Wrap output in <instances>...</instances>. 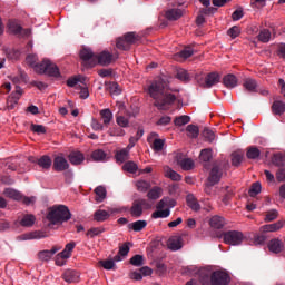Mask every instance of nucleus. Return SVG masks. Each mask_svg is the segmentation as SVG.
I'll return each instance as SVG.
<instances>
[{"label":"nucleus","mask_w":285,"mask_h":285,"mask_svg":"<svg viewBox=\"0 0 285 285\" xmlns=\"http://www.w3.org/2000/svg\"><path fill=\"white\" fill-rule=\"evenodd\" d=\"M176 79H179V81H184L185 83H188L190 81V76L188 75V71L185 69H179L176 73Z\"/></svg>","instance_id":"8fccbe9b"},{"label":"nucleus","mask_w":285,"mask_h":285,"mask_svg":"<svg viewBox=\"0 0 285 285\" xmlns=\"http://www.w3.org/2000/svg\"><path fill=\"white\" fill-rule=\"evenodd\" d=\"M187 137L191 139H197L199 137V127L197 125H188L186 128Z\"/></svg>","instance_id":"a19ab883"},{"label":"nucleus","mask_w":285,"mask_h":285,"mask_svg":"<svg viewBox=\"0 0 285 285\" xmlns=\"http://www.w3.org/2000/svg\"><path fill=\"white\" fill-rule=\"evenodd\" d=\"M141 41V36L137 32H127L116 40L118 50H130L131 46H137Z\"/></svg>","instance_id":"39448f33"},{"label":"nucleus","mask_w":285,"mask_h":285,"mask_svg":"<svg viewBox=\"0 0 285 285\" xmlns=\"http://www.w3.org/2000/svg\"><path fill=\"white\" fill-rule=\"evenodd\" d=\"M79 56L83 62V66H86V68H95V60H96L97 55H95V52H92V49L82 48L80 50Z\"/></svg>","instance_id":"9d476101"},{"label":"nucleus","mask_w":285,"mask_h":285,"mask_svg":"<svg viewBox=\"0 0 285 285\" xmlns=\"http://www.w3.org/2000/svg\"><path fill=\"white\" fill-rule=\"evenodd\" d=\"M258 40H261L262 43H268V41H271V30H261V32L258 33Z\"/></svg>","instance_id":"3c124183"},{"label":"nucleus","mask_w":285,"mask_h":285,"mask_svg":"<svg viewBox=\"0 0 285 285\" xmlns=\"http://www.w3.org/2000/svg\"><path fill=\"white\" fill-rule=\"evenodd\" d=\"M230 168V163L227 159H218L212 164L209 176L207 178L208 186H215L222 181L224 173Z\"/></svg>","instance_id":"20e7f679"},{"label":"nucleus","mask_w":285,"mask_h":285,"mask_svg":"<svg viewBox=\"0 0 285 285\" xmlns=\"http://www.w3.org/2000/svg\"><path fill=\"white\" fill-rule=\"evenodd\" d=\"M9 30L13 32V35H21L23 32V27H21L19 23L14 21L9 22Z\"/></svg>","instance_id":"864d4df0"},{"label":"nucleus","mask_w":285,"mask_h":285,"mask_svg":"<svg viewBox=\"0 0 285 285\" xmlns=\"http://www.w3.org/2000/svg\"><path fill=\"white\" fill-rule=\"evenodd\" d=\"M29 161H31V164H38L42 170H50L52 167V158L48 155H43L40 158L30 157Z\"/></svg>","instance_id":"f8f14e48"},{"label":"nucleus","mask_w":285,"mask_h":285,"mask_svg":"<svg viewBox=\"0 0 285 285\" xmlns=\"http://www.w3.org/2000/svg\"><path fill=\"white\" fill-rule=\"evenodd\" d=\"M129 263L131 264V266H144V256L137 254L130 258Z\"/></svg>","instance_id":"6e6d98bb"},{"label":"nucleus","mask_w":285,"mask_h":285,"mask_svg":"<svg viewBox=\"0 0 285 285\" xmlns=\"http://www.w3.org/2000/svg\"><path fill=\"white\" fill-rule=\"evenodd\" d=\"M109 217H110V213L104 209H98L94 214L95 222H106L107 219H109Z\"/></svg>","instance_id":"4c0bfd02"},{"label":"nucleus","mask_w":285,"mask_h":285,"mask_svg":"<svg viewBox=\"0 0 285 285\" xmlns=\"http://www.w3.org/2000/svg\"><path fill=\"white\" fill-rule=\"evenodd\" d=\"M86 158L81 154V151H71L69 154V161L72 164V166H80V164H83V160Z\"/></svg>","instance_id":"412c9836"},{"label":"nucleus","mask_w":285,"mask_h":285,"mask_svg":"<svg viewBox=\"0 0 285 285\" xmlns=\"http://www.w3.org/2000/svg\"><path fill=\"white\" fill-rule=\"evenodd\" d=\"M4 197H9V199H14V202H21L22 195L12 188H6L3 191Z\"/></svg>","instance_id":"cd10ccee"},{"label":"nucleus","mask_w":285,"mask_h":285,"mask_svg":"<svg viewBox=\"0 0 285 285\" xmlns=\"http://www.w3.org/2000/svg\"><path fill=\"white\" fill-rule=\"evenodd\" d=\"M122 169L126 170V173H130L131 175H135V173L139 170V167L135 164V161H127L122 166Z\"/></svg>","instance_id":"09e8293b"},{"label":"nucleus","mask_w":285,"mask_h":285,"mask_svg":"<svg viewBox=\"0 0 285 285\" xmlns=\"http://www.w3.org/2000/svg\"><path fill=\"white\" fill-rule=\"evenodd\" d=\"M104 230H105L104 228L94 227L87 232V235L89 237H97V235H101V233H104Z\"/></svg>","instance_id":"69168bd1"},{"label":"nucleus","mask_w":285,"mask_h":285,"mask_svg":"<svg viewBox=\"0 0 285 285\" xmlns=\"http://www.w3.org/2000/svg\"><path fill=\"white\" fill-rule=\"evenodd\" d=\"M35 222H37V218L32 214H27L22 217L20 220V225L30 228L31 226H35Z\"/></svg>","instance_id":"7c9ffc66"},{"label":"nucleus","mask_w":285,"mask_h":285,"mask_svg":"<svg viewBox=\"0 0 285 285\" xmlns=\"http://www.w3.org/2000/svg\"><path fill=\"white\" fill-rule=\"evenodd\" d=\"M100 117L104 126H110V121H112V111L109 108L102 109L100 110Z\"/></svg>","instance_id":"72a5a7b5"},{"label":"nucleus","mask_w":285,"mask_h":285,"mask_svg":"<svg viewBox=\"0 0 285 285\" xmlns=\"http://www.w3.org/2000/svg\"><path fill=\"white\" fill-rule=\"evenodd\" d=\"M261 193H262V183L256 181V183L252 184V186L248 190L249 197H257V195H259Z\"/></svg>","instance_id":"79ce46f5"},{"label":"nucleus","mask_w":285,"mask_h":285,"mask_svg":"<svg viewBox=\"0 0 285 285\" xmlns=\"http://www.w3.org/2000/svg\"><path fill=\"white\" fill-rule=\"evenodd\" d=\"M222 81V76L217 72H210L205 77V80L198 81L199 86L203 88H213V86H217Z\"/></svg>","instance_id":"9b49d317"},{"label":"nucleus","mask_w":285,"mask_h":285,"mask_svg":"<svg viewBox=\"0 0 285 285\" xmlns=\"http://www.w3.org/2000/svg\"><path fill=\"white\" fill-rule=\"evenodd\" d=\"M283 248L284 245L279 239H272L268 244V249L271 250V253H282Z\"/></svg>","instance_id":"c756f323"},{"label":"nucleus","mask_w":285,"mask_h":285,"mask_svg":"<svg viewBox=\"0 0 285 285\" xmlns=\"http://www.w3.org/2000/svg\"><path fill=\"white\" fill-rule=\"evenodd\" d=\"M244 161V151L237 150L232 153V165L234 166H240Z\"/></svg>","instance_id":"c9c22d12"},{"label":"nucleus","mask_w":285,"mask_h":285,"mask_svg":"<svg viewBox=\"0 0 285 285\" xmlns=\"http://www.w3.org/2000/svg\"><path fill=\"white\" fill-rule=\"evenodd\" d=\"M109 135L111 137H124V135H126V131L124 129H121L120 127H115L109 130Z\"/></svg>","instance_id":"0e129e2a"},{"label":"nucleus","mask_w":285,"mask_h":285,"mask_svg":"<svg viewBox=\"0 0 285 285\" xmlns=\"http://www.w3.org/2000/svg\"><path fill=\"white\" fill-rule=\"evenodd\" d=\"M95 194H96V202H98V203L104 202V199H106V195H107L106 187H104V186L96 187Z\"/></svg>","instance_id":"37998d69"},{"label":"nucleus","mask_w":285,"mask_h":285,"mask_svg":"<svg viewBox=\"0 0 285 285\" xmlns=\"http://www.w3.org/2000/svg\"><path fill=\"white\" fill-rule=\"evenodd\" d=\"M276 55L279 57V59H284L285 61V43L278 45Z\"/></svg>","instance_id":"774afa93"},{"label":"nucleus","mask_w":285,"mask_h":285,"mask_svg":"<svg viewBox=\"0 0 285 285\" xmlns=\"http://www.w3.org/2000/svg\"><path fill=\"white\" fill-rule=\"evenodd\" d=\"M99 264L105 271H115L117 266L112 259L100 261Z\"/></svg>","instance_id":"603ef678"},{"label":"nucleus","mask_w":285,"mask_h":285,"mask_svg":"<svg viewBox=\"0 0 285 285\" xmlns=\"http://www.w3.org/2000/svg\"><path fill=\"white\" fill-rule=\"evenodd\" d=\"M209 224L212 228H216V230H219L224 228L226 220H224V217L222 216H214L210 218Z\"/></svg>","instance_id":"bb28decb"},{"label":"nucleus","mask_w":285,"mask_h":285,"mask_svg":"<svg viewBox=\"0 0 285 285\" xmlns=\"http://www.w3.org/2000/svg\"><path fill=\"white\" fill-rule=\"evenodd\" d=\"M223 239L225 244L230 246H239L244 242V234L237 230H228L223 234Z\"/></svg>","instance_id":"0eeeda50"},{"label":"nucleus","mask_w":285,"mask_h":285,"mask_svg":"<svg viewBox=\"0 0 285 285\" xmlns=\"http://www.w3.org/2000/svg\"><path fill=\"white\" fill-rule=\"evenodd\" d=\"M196 274H198L200 284H210V271L208 268H199Z\"/></svg>","instance_id":"aec40b11"},{"label":"nucleus","mask_w":285,"mask_h":285,"mask_svg":"<svg viewBox=\"0 0 285 285\" xmlns=\"http://www.w3.org/2000/svg\"><path fill=\"white\" fill-rule=\"evenodd\" d=\"M61 278L67 283V284H78L80 279V274L79 272L75 269H66L61 274Z\"/></svg>","instance_id":"4468645a"},{"label":"nucleus","mask_w":285,"mask_h":285,"mask_svg":"<svg viewBox=\"0 0 285 285\" xmlns=\"http://www.w3.org/2000/svg\"><path fill=\"white\" fill-rule=\"evenodd\" d=\"M61 248L55 246L51 249L41 250L38 253V257L40 262H50L52 259V256L57 255Z\"/></svg>","instance_id":"dca6fc26"},{"label":"nucleus","mask_w":285,"mask_h":285,"mask_svg":"<svg viewBox=\"0 0 285 285\" xmlns=\"http://www.w3.org/2000/svg\"><path fill=\"white\" fill-rule=\"evenodd\" d=\"M278 215L279 213L277 212V209H271L265 215V222H274V219H277Z\"/></svg>","instance_id":"e2e57ef3"},{"label":"nucleus","mask_w":285,"mask_h":285,"mask_svg":"<svg viewBox=\"0 0 285 285\" xmlns=\"http://www.w3.org/2000/svg\"><path fill=\"white\" fill-rule=\"evenodd\" d=\"M163 191L164 190L161 189V187L155 186L147 193V197L148 199L157 200L159 199V197H161Z\"/></svg>","instance_id":"58836bf2"},{"label":"nucleus","mask_w":285,"mask_h":285,"mask_svg":"<svg viewBox=\"0 0 285 285\" xmlns=\"http://www.w3.org/2000/svg\"><path fill=\"white\" fill-rule=\"evenodd\" d=\"M200 161L208 163L210 159H213V149H203L199 155Z\"/></svg>","instance_id":"de8ad7c7"},{"label":"nucleus","mask_w":285,"mask_h":285,"mask_svg":"<svg viewBox=\"0 0 285 285\" xmlns=\"http://www.w3.org/2000/svg\"><path fill=\"white\" fill-rule=\"evenodd\" d=\"M259 155H262V151L259 150V148H257V146L247 147V159H259Z\"/></svg>","instance_id":"f704fd0d"},{"label":"nucleus","mask_w":285,"mask_h":285,"mask_svg":"<svg viewBox=\"0 0 285 285\" xmlns=\"http://www.w3.org/2000/svg\"><path fill=\"white\" fill-rule=\"evenodd\" d=\"M116 124H118L120 128H128V126H130V120L125 116H117Z\"/></svg>","instance_id":"4d7b16f0"},{"label":"nucleus","mask_w":285,"mask_h":285,"mask_svg":"<svg viewBox=\"0 0 285 285\" xmlns=\"http://www.w3.org/2000/svg\"><path fill=\"white\" fill-rule=\"evenodd\" d=\"M227 35H228V37H230L232 39H237V36H238V35H242V30L239 29V27L234 26V27H232V28H229V29L227 30Z\"/></svg>","instance_id":"680f3d73"},{"label":"nucleus","mask_w":285,"mask_h":285,"mask_svg":"<svg viewBox=\"0 0 285 285\" xmlns=\"http://www.w3.org/2000/svg\"><path fill=\"white\" fill-rule=\"evenodd\" d=\"M272 163L274 166H285V156L282 153L274 154Z\"/></svg>","instance_id":"c03bdc74"},{"label":"nucleus","mask_w":285,"mask_h":285,"mask_svg":"<svg viewBox=\"0 0 285 285\" xmlns=\"http://www.w3.org/2000/svg\"><path fill=\"white\" fill-rule=\"evenodd\" d=\"M175 126L181 127L186 126V124H190V116L183 115L179 117H176L174 120Z\"/></svg>","instance_id":"a18cd8bd"},{"label":"nucleus","mask_w":285,"mask_h":285,"mask_svg":"<svg viewBox=\"0 0 285 285\" xmlns=\"http://www.w3.org/2000/svg\"><path fill=\"white\" fill-rule=\"evenodd\" d=\"M92 161H107L108 154L104 149H96L90 155Z\"/></svg>","instance_id":"393cba45"},{"label":"nucleus","mask_w":285,"mask_h":285,"mask_svg":"<svg viewBox=\"0 0 285 285\" xmlns=\"http://www.w3.org/2000/svg\"><path fill=\"white\" fill-rule=\"evenodd\" d=\"M193 55H195V50H193L191 47H185L184 50L179 52V57H181V59H188L193 57Z\"/></svg>","instance_id":"13d9d810"},{"label":"nucleus","mask_w":285,"mask_h":285,"mask_svg":"<svg viewBox=\"0 0 285 285\" xmlns=\"http://www.w3.org/2000/svg\"><path fill=\"white\" fill-rule=\"evenodd\" d=\"M164 175L168 179H171V181H181V175H179L177 171L173 170V168L168 166L164 167Z\"/></svg>","instance_id":"b1692460"},{"label":"nucleus","mask_w":285,"mask_h":285,"mask_svg":"<svg viewBox=\"0 0 285 285\" xmlns=\"http://www.w3.org/2000/svg\"><path fill=\"white\" fill-rule=\"evenodd\" d=\"M148 226V222L146 220H136L128 225V228H131V230H135V233H141L144 228Z\"/></svg>","instance_id":"473e14b6"},{"label":"nucleus","mask_w":285,"mask_h":285,"mask_svg":"<svg viewBox=\"0 0 285 285\" xmlns=\"http://www.w3.org/2000/svg\"><path fill=\"white\" fill-rule=\"evenodd\" d=\"M166 217H170V209H158L151 214L153 219H166Z\"/></svg>","instance_id":"ea45409f"},{"label":"nucleus","mask_w":285,"mask_h":285,"mask_svg":"<svg viewBox=\"0 0 285 285\" xmlns=\"http://www.w3.org/2000/svg\"><path fill=\"white\" fill-rule=\"evenodd\" d=\"M30 129L32 130V132H36V135H46V132H48L43 125L31 124Z\"/></svg>","instance_id":"5fc2aeb1"},{"label":"nucleus","mask_w":285,"mask_h":285,"mask_svg":"<svg viewBox=\"0 0 285 285\" xmlns=\"http://www.w3.org/2000/svg\"><path fill=\"white\" fill-rule=\"evenodd\" d=\"M186 202L187 206H189L191 210L197 212L202 209V205H199V202L197 200V198H195L193 194L187 195Z\"/></svg>","instance_id":"c85d7f7f"},{"label":"nucleus","mask_w":285,"mask_h":285,"mask_svg":"<svg viewBox=\"0 0 285 285\" xmlns=\"http://www.w3.org/2000/svg\"><path fill=\"white\" fill-rule=\"evenodd\" d=\"M243 88H245L247 92H257V80L253 78H246L243 82Z\"/></svg>","instance_id":"a878e982"},{"label":"nucleus","mask_w":285,"mask_h":285,"mask_svg":"<svg viewBox=\"0 0 285 285\" xmlns=\"http://www.w3.org/2000/svg\"><path fill=\"white\" fill-rule=\"evenodd\" d=\"M20 97H21V87H17L16 92L11 94V98L7 100L8 110H14V106H17Z\"/></svg>","instance_id":"f3484780"},{"label":"nucleus","mask_w":285,"mask_h":285,"mask_svg":"<svg viewBox=\"0 0 285 285\" xmlns=\"http://www.w3.org/2000/svg\"><path fill=\"white\" fill-rule=\"evenodd\" d=\"M284 224H285L284 220H278L276 223L265 225L261 227V229L263 230V233H276V230L284 228Z\"/></svg>","instance_id":"6ab92c4d"},{"label":"nucleus","mask_w":285,"mask_h":285,"mask_svg":"<svg viewBox=\"0 0 285 285\" xmlns=\"http://www.w3.org/2000/svg\"><path fill=\"white\" fill-rule=\"evenodd\" d=\"M233 188L230 187H226V193L223 197V203L228 204V202H230V199H233Z\"/></svg>","instance_id":"338daca9"},{"label":"nucleus","mask_w":285,"mask_h":285,"mask_svg":"<svg viewBox=\"0 0 285 285\" xmlns=\"http://www.w3.org/2000/svg\"><path fill=\"white\" fill-rule=\"evenodd\" d=\"M272 112L278 117H282L285 112V102L282 100H275L272 105Z\"/></svg>","instance_id":"4be33fe9"},{"label":"nucleus","mask_w":285,"mask_h":285,"mask_svg":"<svg viewBox=\"0 0 285 285\" xmlns=\"http://www.w3.org/2000/svg\"><path fill=\"white\" fill-rule=\"evenodd\" d=\"M203 137L206 139V141H209V144H213V140L215 139V131L208 128H205L203 131Z\"/></svg>","instance_id":"052dcab7"},{"label":"nucleus","mask_w":285,"mask_h":285,"mask_svg":"<svg viewBox=\"0 0 285 285\" xmlns=\"http://www.w3.org/2000/svg\"><path fill=\"white\" fill-rule=\"evenodd\" d=\"M149 96L153 100H155L154 106L158 110H168L175 101H177V97L168 91H166V81L163 79H158L148 88Z\"/></svg>","instance_id":"f257e3e1"},{"label":"nucleus","mask_w":285,"mask_h":285,"mask_svg":"<svg viewBox=\"0 0 285 285\" xmlns=\"http://www.w3.org/2000/svg\"><path fill=\"white\" fill-rule=\"evenodd\" d=\"M71 217H72V214L70 213V209L66 205L52 206L49 209V213L47 214L48 222H50V224H52L53 226L63 224L65 222H69Z\"/></svg>","instance_id":"7ed1b4c3"},{"label":"nucleus","mask_w":285,"mask_h":285,"mask_svg":"<svg viewBox=\"0 0 285 285\" xmlns=\"http://www.w3.org/2000/svg\"><path fill=\"white\" fill-rule=\"evenodd\" d=\"M176 161L180 165L183 170H193V168H195V161L190 158L181 159V156H177Z\"/></svg>","instance_id":"a211bd4d"},{"label":"nucleus","mask_w":285,"mask_h":285,"mask_svg":"<svg viewBox=\"0 0 285 285\" xmlns=\"http://www.w3.org/2000/svg\"><path fill=\"white\" fill-rule=\"evenodd\" d=\"M116 59H119V52L110 53L108 50H104L96 55L95 66H110Z\"/></svg>","instance_id":"423d86ee"},{"label":"nucleus","mask_w":285,"mask_h":285,"mask_svg":"<svg viewBox=\"0 0 285 285\" xmlns=\"http://www.w3.org/2000/svg\"><path fill=\"white\" fill-rule=\"evenodd\" d=\"M26 61L30 68H35L36 72L39 75H48V77H53L55 79L61 78L59 67L48 59H43L42 62L37 63V61H39V57H37L35 53H29L26 57Z\"/></svg>","instance_id":"f03ea898"},{"label":"nucleus","mask_w":285,"mask_h":285,"mask_svg":"<svg viewBox=\"0 0 285 285\" xmlns=\"http://www.w3.org/2000/svg\"><path fill=\"white\" fill-rule=\"evenodd\" d=\"M164 139L156 138L151 145V148L156 153H160V150H164Z\"/></svg>","instance_id":"bf43d9fd"},{"label":"nucleus","mask_w":285,"mask_h":285,"mask_svg":"<svg viewBox=\"0 0 285 285\" xmlns=\"http://www.w3.org/2000/svg\"><path fill=\"white\" fill-rule=\"evenodd\" d=\"M183 14L181 9H170L166 12V19L168 21H177V19H181Z\"/></svg>","instance_id":"2f4dec72"},{"label":"nucleus","mask_w":285,"mask_h":285,"mask_svg":"<svg viewBox=\"0 0 285 285\" xmlns=\"http://www.w3.org/2000/svg\"><path fill=\"white\" fill-rule=\"evenodd\" d=\"M184 238H181V236H173L168 239L167 242V246L169 248V250H181V248L184 247Z\"/></svg>","instance_id":"2eb2a0df"},{"label":"nucleus","mask_w":285,"mask_h":285,"mask_svg":"<svg viewBox=\"0 0 285 285\" xmlns=\"http://www.w3.org/2000/svg\"><path fill=\"white\" fill-rule=\"evenodd\" d=\"M129 155H130V149H127V147H126V148L117 151L115 157H116L117 161H119L120 164H124V161H128Z\"/></svg>","instance_id":"e433bc0d"},{"label":"nucleus","mask_w":285,"mask_h":285,"mask_svg":"<svg viewBox=\"0 0 285 285\" xmlns=\"http://www.w3.org/2000/svg\"><path fill=\"white\" fill-rule=\"evenodd\" d=\"M144 208L148 210L150 208V203L144 198H139L134 200L131 208H130V215L131 217H141L144 215Z\"/></svg>","instance_id":"6e6552de"},{"label":"nucleus","mask_w":285,"mask_h":285,"mask_svg":"<svg viewBox=\"0 0 285 285\" xmlns=\"http://www.w3.org/2000/svg\"><path fill=\"white\" fill-rule=\"evenodd\" d=\"M137 190L139 193H147V190H150V181L148 180H138L136 183Z\"/></svg>","instance_id":"49530a36"},{"label":"nucleus","mask_w":285,"mask_h":285,"mask_svg":"<svg viewBox=\"0 0 285 285\" xmlns=\"http://www.w3.org/2000/svg\"><path fill=\"white\" fill-rule=\"evenodd\" d=\"M212 285H228L230 284V276L225 271H215L210 274Z\"/></svg>","instance_id":"1a4fd4ad"},{"label":"nucleus","mask_w":285,"mask_h":285,"mask_svg":"<svg viewBox=\"0 0 285 285\" xmlns=\"http://www.w3.org/2000/svg\"><path fill=\"white\" fill-rule=\"evenodd\" d=\"M52 168L56 173H65V170L70 168V164L63 156H56Z\"/></svg>","instance_id":"ddd939ff"},{"label":"nucleus","mask_w":285,"mask_h":285,"mask_svg":"<svg viewBox=\"0 0 285 285\" xmlns=\"http://www.w3.org/2000/svg\"><path fill=\"white\" fill-rule=\"evenodd\" d=\"M223 83L225 88H237V77L233 73H228L223 78Z\"/></svg>","instance_id":"5701e85b"}]
</instances>
